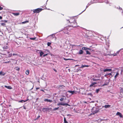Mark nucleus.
Listing matches in <instances>:
<instances>
[{
    "label": "nucleus",
    "mask_w": 123,
    "mask_h": 123,
    "mask_svg": "<svg viewBox=\"0 0 123 123\" xmlns=\"http://www.w3.org/2000/svg\"><path fill=\"white\" fill-rule=\"evenodd\" d=\"M42 10L41 8H37L33 10V11L34 13H38L41 12Z\"/></svg>",
    "instance_id": "f257e3e1"
},
{
    "label": "nucleus",
    "mask_w": 123,
    "mask_h": 123,
    "mask_svg": "<svg viewBox=\"0 0 123 123\" xmlns=\"http://www.w3.org/2000/svg\"><path fill=\"white\" fill-rule=\"evenodd\" d=\"M110 82L109 80H105V82L102 85L103 86H104L108 85H109V84Z\"/></svg>",
    "instance_id": "f03ea898"
},
{
    "label": "nucleus",
    "mask_w": 123,
    "mask_h": 123,
    "mask_svg": "<svg viewBox=\"0 0 123 123\" xmlns=\"http://www.w3.org/2000/svg\"><path fill=\"white\" fill-rule=\"evenodd\" d=\"M97 84V83L96 82H92L91 84L90 85L89 87H95L96 86L95 85V84Z\"/></svg>",
    "instance_id": "7ed1b4c3"
},
{
    "label": "nucleus",
    "mask_w": 123,
    "mask_h": 123,
    "mask_svg": "<svg viewBox=\"0 0 123 123\" xmlns=\"http://www.w3.org/2000/svg\"><path fill=\"white\" fill-rule=\"evenodd\" d=\"M49 109V108H43L42 109V111L43 112H47L48 111Z\"/></svg>",
    "instance_id": "20e7f679"
},
{
    "label": "nucleus",
    "mask_w": 123,
    "mask_h": 123,
    "mask_svg": "<svg viewBox=\"0 0 123 123\" xmlns=\"http://www.w3.org/2000/svg\"><path fill=\"white\" fill-rule=\"evenodd\" d=\"M112 71V69H106L103 70V71L104 72H111Z\"/></svg>",
    "instance_id": "39448f33"
},
{
    "label": "nucleus",
    "mask_w": 123,
    "mask_h": 123,
    "mask_svg": "<svg viewBox=\"0 0 123 123\" xmlns=\"http://www.w3.org/2000/svg\"><path fill=\"white\" fill-rule=\"evenodd\" d=\"M116 115H117L119 116L120 117H121V118L123 117V115L120 112H117V113L116 114Z\"/></svg>",
    "instance_id": "423d86ee"
},
{
    "label": "nucleus",
    "mask_w": 123,
    "mask_h": 123,
    "mask_svg": "<svg viewBox=\"0 0 123 123\" xmlns=\"http://www.w3.org/2000/svg\"><path fill=\"white\" fill-rule=\"evenodd\" d=\"M99 111V109H98V108H96V110H95L93 112V114H96Z\"/></svg>",
    "instance_id": "0eeeda50"
},
{
    "label": "nucleus",
    "mask_w": 123,
    "mask_h": 123,
    "mask_svg": "<svg viewBox=\"0 0 123 123\" xmlns=\"http://www.w3.org/2000/svg\"><path fill=\"white\" fill-rule=\"evenodd\" d=\"M83 51L81 49L80 50L79 52L78 53V55H81L83 54Z\"/></svg>",
    "instance_id": "6e6552de"
},
{
    "label": "nucleus",
    "mask_w": 123,
    "mask_h": 123,
    "mask_svg": "<svg viewBox=\"0 0 123 123\" xmlns=\"http://www.w3.org/2000/svg\"><path fill=\"white\" fill-rule=\"evenodd\" d=\"M44 101H45V102L46 101V102H49L50 103L52 102V101L50 99H44Z\"/></svg>",
    "instance_id": "1a4fd4ad"
},
{
    "label": "nucleus",
    "mask_w": 123,
    "mask_h": 123,
    "mask_svg": "<svg viewBox=\"0 0 123 123\" xmlns=\"http://www.w3.org/2000/svg\"><path fill=\"white\" fill-rule=\"evenodd\" d=\"M67 20V21H68L70 23H72L70 22V21H69V20ZM72 23L74 24L75 25H77V22H76V21L75 20H74V21H73V22Z\"/></svg>",
    "instance_id": "9d476101"
},
{
    "label": "nucleus",
    "mask_w": 123,
    "mask_h": 123,
    "mask_svg": "<svg viewBox=\"0 0 123 123\" xmlns=\"http://www.w3.org/2000/svg\"><path fill=\"white\" fill-rule=\"evenodd\" d=\"M119 73L118 72H117L114 76V78L115 79H116L117 77L118 76V75H119Z\"/></svg>",
    "instance_id": "9b49d317"
},
{
    "label": "nucleus",
    "mask_w": 123,
    "mask_h": 123,
    "mask_svg": "<svg viewBox=\"0 0 123 123\" xmlns=\"http://www.w3.org/2000/svg\"><path fill=\"white\" fill-rule=\"evenodd\" d=\"M65 87V86L63 85H60L59 86V88L60 89L64 88Z\"/></svg>",
    "instance_id": "f8f14e48"
},
{
    "label": "nucleus",
    "mask_w": 123,
    "mask_h": 123,
    "mask_svg": "<svg viewBox=\"0 0 123 123\" xmlns=\"http://www.w3.org/2000/svg\"><path fill=\"white\" fill-rule=\"evenodd\" d=\"M67 92L71 93V95H72L75 92L74 91H68Z\"/></svg>",
    "instance_id": "ddd939ff"
},
{
    "label": "nucleus",
    "mask_w": 123,
    "mask_h": 123,
    "mask_svg": "<svg viewBox=\"0 0 123 123\" xmlns=\"http://www.w3.org/2000/svg\"><path fill=\"white\" fill-rule=\"evenodd\" d=\"M64 103H62V102L59 103H58L57 104V105L58 106H59L60 105L64 106Z\"/></svg>",
    "instance_id": "4468645a"
},
{
    "label": "nucleus",
    "mask_w": 123,
    "mask_h": 123,
    "mask_svg": "<svg viewBox=\"0 0 123 123\" xmlns=\"http://www.w3.org/2000/svg\"><path fill=\"white\" fill-rule=\"evenodd\" d=\"M82 49H83V50H86L87 49H89L90 50H91L89 48H87L86 47H83L82 48Z\"/></svg>",
    "instance_id": "2eb2a0df"
},
{
    "label": "nucleus",
    "mask_w": 123,
    "mask_h": 123,
    "mask_svg": "<svg viewBox=\"0 0 123 123\" xmlns=\"http://www.w3.org/2000/svg\"><path fill=\"white\" fill-rule=\"evenodd\" d=\"M111 106L109 105H105L104 106H102L103 107H104L105 108H109V107H110Z\"/></svg>",
    "instance_id": "dca6fc26"
},
{
    "label": "nucleus",
    "mask_w": 123,
    "mask_h": 123,
    "mask_svg": "<svg viewBox=\"0 0 123 123\" xmlns=\"http://www.w3.org/2000/svg\"><path fill=\"white\" fill-rule=\"evenodd\" d=\"M12 14L15 16H17L20 14L19 13H12Z\"/></svg>",
    "instance_id": "f3484780"
},
{
    "label": "nucleus",
    "mask_w": 123,
    "mask_h": 123,
    "mask_svg": "<svg viewBox=\"0 0 123 123\" xmlns=\"http://www.w3.org/2000/svg\"><path fill=\"white\" fill-rule=\"evenodd\" d=\"M89 66L88 65H82L81 67H80V68H83L86 67H88Z\"/></svg>",
    "instance_id": "a211bd4d"
},
{
    "label": "nucleus",
    "mask_w": 123,
    "mask_h": 123,
    "mask_svg": "<svg viewBox=\"0 0 123 123\" xmlns=\"http://www.w3.org/2000/svg\"><path fill=\"white\" fill-rule=\"evenodd\" d=\"M14 69H15L18 71H19L20 69L19 67H15L14 68Z\"/></svg>",
    "instance_id": "6ab92c4d"
},
{
    "label": "nucleus",
    "mask_w": 123,
    "mask_h": 123,
    "mask_svg": "<svg viewBox=\"0 0 123 123\" xmlns=\"http://www.w3.org/2000/svg\"><path fill=\"white\" fill-rule=\"evenodd\" d=\"M5 74V73L2 71H0V75H4Z\"/></svg>",
    "instance_id": "aec40b11"
},
{
    "label": "nucleus",
    "mask_w": 123,
    "mask_h": 123,
    "mask_svg": "<svg viewBox=\"0 0 123 123\" xmlns=\"http://www.w3.org/2000/svg\"><path fill=\"white\" fill-rule=\"evenodd\" d=\"M5 87L9 89H12V87L10 86H5Z\"/></svg>",
    "instance_id": "412c9836"
},
{
    "label": "nucleus",
    "mask_w": 123,
    "mask_h": 123,
    "mask_svg": "<svg viewBox=\"0 0 123 123\" xmlns=\"http://www.w3.org/2000/svg\"><path fill=\"white\" fill-rule=\"evenodd\" d=\"M28 100H25V101L24 100H21L20 101H19V102L23 103V102H25L26 101H27Z\"/></svg>",
    "instance_id": "4be33fe9"
},
{
    "label": "nucleus",
    "mask_w": 123,
    "mask_h": 123,
    "mask_svg": "<svg viewBox=\"0 0 123 123\" xmlns=\"http://www.w3.org/2000/svg\"><path fill=\"white\" fill-rule=\"evenodd\" d=\"M40 56L41 57L42 56V55L44 54V53L42 51H41L40 52Z\"/></svg>",
    "instance_id": "5701e85b"
},
{
    "label": "nucleus",
    "mask_w": 123,
    "mask_h": 123,
    "mask_svg": "<svg viewBox=\"0 0 123 123\" xmlns=\"http://www.w3.org/2000/svg\"><path fill=\"white\" fill-rule=\"evenodd\" d=\"M86 54H88L89 55H90L91 54V53L88 50H86Z\"/></svg>",
    "instance_id": "b1692460"
},
{
    "label": "nucleus",
    "mask_w": 123,
    "mask_h": 123,
    "mask_svg": "<svg viewBox=\"0 0 123 123\" xmlns=\"http://www.w3.org/2000/svg\"><path fill=\"white\" fill-rule=\"evenodd\" d=\"M64 122L65 123H68V122L66 120V118L65 117H64Z\"/></svg>",
    "instance_id": "393cba45"
},
{
    "label": "nucleus",
    "mask_w": 123,
    "mask_h": 123,
    "mask_svg": "<svg viewBox=\"0 0 123 123\" xmlns=\"http://www.w3.org/2000/svg\"><path fill=\"white\" fill-rule=\"evenodd\" d=\"M29 73V70H27L26 71L25 73L27 75H28Z\"/></svg>",
    "instance_id": "a878e982"
},
{
    "label": "nucleus",
    "mask_w": 123,
    "mask_h": 123,
    "mask_svg": "<svg viewBox=\"0 0 123 123\" xmlns=\"http://www.w3.org/2000/svg\"><path fill=\"white\" fill-rule=\"evenodd\" d=\"M64 106L66 105V106H70V105L69 104H68V103H64Z\"/></svg>",
    "instance_id": "bb28decb"
},
{
    "label": "nucleus",
    "mask_w": 123,
    "mask_h": 123,
    "mask_svg": "<svg viewBox=\"0 0 123 123\" xmlns=\"http://www.w3.org/2000/svg\"><path fill=\"white\" fill-rule=\"evenodd\" d=\"M92 80L94 81H97L98 80V79H96L95 78L92 79Z\"/></svg>",
    "instance_id": "cd10ccee"
},
{
    "label": "nucleus",
    "mask_w": 123,
    "mask_h": 123,
    "mask_svg": "<svg viewBox=\"0 0 123 123\" xmlns=\"http://www.w3.org/2000/svg\"><path fill=\"white\" fill-rule=\"evenodd\" d=\"M108 75H111V73H109V74H106L104 76L105 77H107V76H108Z\"/></svg>",
    "instance_id": "c85d7f7f"
},
{
    "label": "nucleus",
    "mask_w": 123,
    "mask_h": 123,
    "mask_svg": "<svg viewBox=\"0 0 123 123\" xmlns=\"http://www.w3.org/2000/svg\"><path fill=\"white\" fill-rule=\"evenodd\" d=\"M112 73L113 72H111V75H108V76L110 77V78H111L113 76V75H112Z\"/></svg>",
    "instance_id": "c756f323"
},
{
    "label": "nucleus",
    "mask_w": 123,
    "mask_h": 123,
    "mask_svg": "<svg viewBox=\"0 0 123 123\" xmlns=\"http://www.w3.org/2000/svg\"><path fill=\"white\" fill-rule=\"evenodd\" d=\"M2 22H3L4 23H6L7 22V21L6 20H2L1 21Z\"/></svg>",
    "instance_id": "7c9ffc66"
},
{
    "label": "nucleus",
    "mask_w": 123,
    "mask_h": 123,
    "mask_svg": "<svg viewBox=\"0 0 123 123\" xmlns=\"http://www.w3.org/2000/svg\"><path fill=\"white\" fill-rule=\"evenodd\" d=\"M99 90H100L99 89H97L96 90V92L97 93H98L99 92Z\"/></svg>",
    "instance_id": "2f4dec72"
},
{
    "label": "nucleus",
    "mask_w": 123,
    "mask_h": 123,
    "mask_svg": "<svg viewBox=\"0 0 123 123\" xmlns=\"http://www.w3.org/2000/svg\"><path fill=\"white\" fill-rule=\"evenodd\" d=\"M88 95H90L92 97V94L91 93H89L87 94Z\"/></svg>",
    "instance_id": "473e14b6"
},
{
    "label": "nucleus",
    "mask_w": 123,
    "mask_h": 123,
    "mask_svg": "<svg viewBox=\"0 0 123 123\" xmlns=\"http://www.w3.org/2000/svg\"><path fill=\"white\" fill-rule=\"evenodd\" d=\"M1 25L3 26H5L6 25V24L4 23H1Z\"/></svg>",
    "instance_id": "72a5a7b5"
},
{
    "label": "nucleus",
    "mask_w": 123,
    "mask_h": 123,
    "mask_svg": "<svg viewBox=\"0 0 123 123\" xmlns=\"http://www.w3.org/2000/svg\"><path fill=\"white\" fill-rule=\"evenodd\" d=\"M59 108V107L55 108L53 109V111L57 110H58Z\"/></svg>",
    "instance_id": "f704fd0d"
},
{
    "label": "nucleus",
    "mask_w": 123,
    "mask_h": 123,
    "mask_svg": "<svg viewBox=\"0 0 123 123\" xmlns=\"http://www.w3.org/2000/svg\"><path fill=\"white\" fill-rule=\"evenodd\" d=\"M36 38V37H34V38H30V39L31 40H35Z\"/></svg>",
    "instance_id": "c9c22d12"
},
{
    "label": "nucleus",
    "mask_w": 123,
    "mask_h": 123,
    "mask_svg": "<svg viewBox=\"0 0 123 123\" xmlns=\"http://www.w3.org/2000/svg\"><path fill=\"white\" fill-rule=\"evenodd\" d=\"M51 43H50V42H48V43H47V44L48 46H49L50 45H51Z\"/></svg>",
    "instance_id": "e433bc0d"
},
{
    "label": "nucleus",
    "mask_w": 123,
    "mask_h": 123,
    "mask_svg": "<svg viewBox=\"0 0 123 123\" xmlns=\"http://www.w3.org/2000/svg\"><path fill=\"white\" fill-rule=\"evenodd\" d=\"M3 48L4 49H6L8 48V47L7 46H4L3 47Z\"/></svg>",
    "instance_id": "4c0bfd02"
},
{
    "label": "nucleus",
    "mask_w": 123,
    "mask_h": 123,
    "mask_svg": "<svg viewBox=\"0 0 123 123\" xmlns=\"http://www.w3.org/2000/svg\"><path fill=\"white\" fill-rule=\"evenodd\" d=\"M64 99V98H61L60 99V100L61 101H62Z\"/></svg>",
    "instance_id": "58836bf2"
},
{
    "label": "nucleus",
    "mask_w": 123,
    "mask_h": 123,
    "mask_svg": "<svg viewBox=\"0 0 123 123\" xmlns=\"http://www.w3.org/2000/svg\"><path fill=\"white\" fill-rule=\"evenodd\" d=\"M70 26V27H75L76 26H74V25H70V26Z\"/></svg>",
    "instance_id": "ea45409f"
},
{
    "label": "nucleus",
    "mask_w": 123,
    "mask_h": 123,
    "mask_svg": "<svg viewBox=\"0 0 123 123\" xmlns=\"http://www.w3.org/2000/svg\"><path fill=\"white\" fill-rule=\"evenodd\" d=\"M122 49H120V50H119V51H117V53H117V54H118V53H119L120 52V51L121 50H122Z\"/></svg>",
    "instance_id": "a19ab883"
},
{
    "label": "nucleus",
    "mask_w": 123,
    "mask_h": 123,
    "mask_svg": "<svg viewBox=\"0 0 123 123\" xmlns=\"http://www.w3.org/2000/svg\"><path fill=\"white\" fill-rule=\"evenodd\" d=\"M10 62V61H8L7 62H4V63H9Z\"/></svg>",
    "instance_id": "79ce46f5"
},
{
    "label": "nucleus",
    "mask_w": 123,
    "mask_h": 123,
    "mask_svg": "<svg viewBox=\"0 0 123 123\" xmlns=\"http://www.w3.org/2000/svg\"><path fill=\"white\" fill-rule=\"evenodd\" d=\"M45 51H46L47 52H49V49H46L45 50Z\"/></svg>",
    "instance_id": "37998d69"
},
{
    "label": "nucleus",
    "mask_w": 123,
    "mask_h": 123,
    "mask_svg": "<svg viewBox=\"0 0 123 123\" xmlns=\"http://www.w3.org/2000/svg\"><path fill=\"white\" fill-rule=\"evenodd\" d=\"M48 55V54L47 53L45 54H44L43 55V57H45V56Z\"/></svg>",
    "instance_id": "c03bdc74"
},
{
    "label": "nucleus",
    "mask_w": 123,
    "mask_h": 123,
    "mask_svg": "<svg viewBox=\"0 0 123 123\" xmlns=\"http://www.w3.org/2000/svg\"><path fill=\"white\" fill-rule=\"evenodd\" d=\"M64 59L65 61H67V60H70V59H66L65 58H64Z\"/></svg>",
    "instance_id": "a18cd8bd"
},
{
    "label": "nucleus",
    "mask_w": 123,
    "mask_h": 123,
    "mask_svg": "<svg viewBox=\"0 0 123 123\" xmlns=\"http://www.w3.org/2000/svg\"><path fill=\"white\" fill-rule=\"evenodd\" d=\"M88 6H89L88 5L87 6H86V9L84 11H83V12H82L81 13H82L84 11L86 10V9L88 7Z\"/></svg>",
    "instance_id": "49530a36"
},
{
    "label": "nucleus",
    "mask_w": 123,
    "mask_h": 123,
    "mask_svg": "<svg viewBox=\"0 0 123 123\" xmlns=\"http://www.w3.org/2000/svg\"><path fill=\"white\" fill-rule=\"evenodd\" d=\"M40 115L38 116V117H37V118H36V120L38 119V118H39L40 117Z\"/></svg>",
    "instance_id": "de8ad7c7"
},
{
    "label": "nucleus",
    "mask_w": 123,
    "mask_h": 123,
    "mask_svg": "<svg viewBox=\"0 0 123 123\" xmlns=\"http://www.w3.org/2000/svg\"><path fill=\"white\" fill-rule=\"evenodd\" d=\"M121 91L122 93H123V89L122 88L121 90Z\"/></svg>",
    "instance_id": "09e8293b"
},
{
    "label": "nucleus",
    "mask_w": 123,
    "mask_h": 123,
    "mask_svg": "<svg viewBox=\"0 0 123 123\" xmlns=\"http://www.w3.org/2000/svg\"><path fill=\"white\" fill-rule=\"evenodd\" d=\"M12 53L10 54H9V55L8 56V57H9L11 56H12Z\"/></svg>",
    "instance_id": "8fccbe9b"
},
{
    "label": "nucleus",
    "mask_w": 123,
    "mask_h": 123,
    "mask_svg": "<svg viewBox=\"0 0 123 123\" xmlns=\"http://www.w3.org/2000/svg\"><path fill=\"white\" fill-rule=\"evenodd\" d=\"M77 72H78L80 71H81V70L80 69H77Z\"/></svg>",
    "instance_id": "3c124183"
},
{
    "label": "nucleus",
    "mask_w": 123,
    "mask_h": 123,
    "mask_svg": "<svg viewBox=\"0 0 123 123\" xmlns=\"http://www.w3.org/2000/svg\"><path fill=\"white\" fill-rule=\"evenodd\" d=\"M3 9V8L0 6V10H2Z\"/></svg>",
    "instance_id": "603ef678"
},
{
    "label": "nucleus",
    "mask_w": 123,
    "mask_h": 123,
    "mask_svg": "<svg viewBox=\"0 0 123 123\" xmlns=\"http://www.w3.org/2000/svg\"><path fill=\"white\" fill-rule=\"evenodd\" d=\"M119 10H122V8H121L119 6Z\"/></svg>",
    "instance_id": "864d4df0"
},
{
    "label": "nucleus",
    "mask_w": 123,
    "mask_h": 123,
    "mask_svg": "<svg viewBox=\"0 0 123 123\" xmlns=\"http://www.w3.org/2000/svg\"><path fill=\"white\" fill-rule=\"evenodd\" d=\"M67 116H72V115L70 114H68L67 115Z\"/></svg>",
    "instance_id": "5fc2aeb1"
},
{
    "label": "nucleus",
    "mask_w": 123,
    "mask_h": 123,
    "mask_svg": "<svg viewBox=\"0 0 123 123\" xmlns=\"http://www.w3.org/2000/svg\"><path fill=\"white\" fill-rule=\"evenodd\" d=\"M26 22H28V21H26ZM26 21L23 22H22V23L23 24H24V23H26Z\"/></svg>",
    "instance_id": "6e6d98bb"
},
{
    "label": "nucleus",
    "mask_w": 123,
    "mask_h": 123,
    "mask_svg": "<svg viewBox=\"0 0 123 123\" xmlns=\"http://www.w3.org/2000/svg\"><path fill=\"white\" fill-rule=\"evenodd\" d=\"M23 108H24V109H26V108L25 107V106H23Z\"/></svg>",
    "instance_id": "4d7b16f0"
},
{
    "label": "nucleus",
    "mask_w": 123,
    "mask_h": 123,
    "mask_svg": "<svg viewBox=\"0 0 123 123\" xmlns=\"http://www.w3.org/2000/svg\"><path fill=\"white\" fill-rule=\"evenodd\" d=\"M39 89V87H36V90H38V89Z\"/></svg>",
    "instance_id": "13d9d810"
},
{
    "label": "nucleus",
    "mask_w": 123,
    "mask_h": 123,
    "mask_svg": "<svg viewBox=\"0 0 123 123\" xmlns=\"http://www.w3.org/2000/svg\"><path fill=\"white\" fill-rule=\"evenodd\" d=\"M91 4L90 3H88L87 4V5H88V6L90 5Z\"/></svg>",
    "instance_id": "bf43d9fd"
},
{
    "label": "nucleus",
    "mask_w": 123,
    "mask_h": 123,
    "mask_svg": "<svg viewBox=\"0 0 123 123\" xmlns=\"http://www.w3.org/2000/svg\"><path fill=\"white\" fill-rule=\"evenodd\" d=\"M52 109L51 108H49V110H48V111H49V110H52Z\"/></svg>",
    "instance_id": "052dcab7"
},
{
    "label": "nucleus",
    "mask_w": 123,
    "mask_h": 123,
    "mask_svg": "<svg viewBox=\"0 0 123 123\" xmlns=\"http://www.w3.org/2000/svg\"><path fill=\"white\" fill-rule=\"evenodd\" d=\"M17 55V54H13V55Z\"/></svg>",
    "instance_id": "680f3d73"
},
{
    "label": "nucleus",
    "mask_w": 123,
    "mask_h": 123,
    "mask_svg": "<svg viewBox=\"0 0 123 123\" xmlns=\"http://www.w3.org/2000/svg\"><path fill=\"white\" fill-rule=\"evenodd\" d=\"M117 55V54H114V56H116Z\"/></svg>",
    "instance_id": "e2e57ef3"
},
{
    "label": "nucleus",
    "mask_w": 123,
    "mask_h": 123,
    "mask_svg": "<svg viewBox=\"0 0 123 123\" xmlns=\"http://www.w3.org/2000/svg\"><path fill=\"white\" fill-rule=\"evenodd\" d=\"M2 18V17L0 16V19H1Z\"/></svg>",
    "instance_id": "0e129e2a"
},
{
    "label": "nucleus",
    "mask_w": 123,
    "mask_h": 123,
    "mask_svg": "<svg viewBox=\"0 0 123 123\" xmlns=\"http://www.w3.org/2000/svg\"><path fill=\"white\" fill-rule=\"evenodd\" d=\"M79 66V65H75V67H76Z\"/></svg>",
    "instance_id": "69168bd1"
},
{
    "label": "nucleus",
    "mask_w": 123,
    "mask_h": 123,
    "mask_svg": "<svg viewBox=\"0 0 123 123\" xmlns=\"http://www.w3.org/2000/svg\"><path fill=\"white\" fill-rule=\"evenodd\" d=\"M121 72H123V69L121 70Z\"/></svg>",
    "instance_id": "338daca9"
},
{
    "label": "nucleus",
    "mask_w": 123,
    "mask_h": 123,
    "mask_svg": "<svg viewBox=\"0 0 123 123\" xmlns=\"http://www.w3.org/2000/svg\"><path fill=\"white\" fill-rule=\"evenodd\" d=\"M41 91H43V92H44V91L43 90H42V89L41 90Z\"/></svg>",
    "instance_id": "774afa93"
}]
</instances>
